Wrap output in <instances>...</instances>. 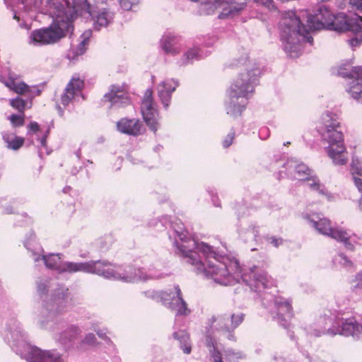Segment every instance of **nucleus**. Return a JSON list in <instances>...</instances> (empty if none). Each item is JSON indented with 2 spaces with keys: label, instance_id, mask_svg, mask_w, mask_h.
Instances as JSON below:
<instances>
[{
  "label": "nucleus",
  "instance_id": "nucleus-1",
  "mask_svg": "<svg viewBox=\"0 0 362 362\" xmlns=\"http://www.w3.org/2000/svg\"><path fill=\"white\" fill-rule=\"evenodd\" d=\"M337 114L330 111L322 115L317 127L322 140L329 144L327 153L337 164L344 165L347 161L344 135Z\"/></svg>",
  "mask_w": 362,
  "mask_h": 362
},
{
  "label": "nucleus",
  "instance_id": "nucleus-2",
  "mask_svg": "<svg viewBox=\"0 0 362 362\" xmlns=\"http://www.w3.org/2000/svg\"><path fill=\"white\" fill-rule=\"evenodd\" d=\"M281 38L285 42V50L291 57H296L300 53L299 37L306 39L310 44L313 38L309 35V30L306 28L294 11H288L284 13L280 22Z\"/></svg>",
  "mask_w": 362,
  "mask_h": 362
},
{
  "label": "nucleus",
  "instance_id": "nucleus-3",
  "mask_svg": "<svg viewBox=\"0 0 362 362\" xmlns=\"http://www.w3.org/2000/svg\"><path fill=\"white\" fill-rule=\"evenodd\" d=\"M256 80L257 75L254 73V71L241 73L234 80L228 92L230 101L233 103L230 107L228 114L233 117L241 115L245 109V105H236L235 101H238L240 98H242V101H246L247 94L254 91V83Z\"/></svg>",
  "mask_w": 362,
  "mask_h": 362
},
{
  "label": "nucleus",
  "instance_id": "nucleus-4",
  "mask_svg": "<svg viewBox=\"0 0 362 362\" xmlns=\"http://www.w3.org/2000/svg\"><path fill=\"white\" fill-rule=\"evenodd\" d=\"M186 262L193 267L197 274H202L207 277H211L214 281L221 284L227 285L229 277L228 270L226 266L217 259L208 260L207 266L200 260L199 255L194 252H189L185 255Z\"/></svg>",
  "mask_w": 362,
  "mask_h": 362
},
{
  "label": "nucleus",
  "instance_id": "nucleus-5",
  "mask_svg": "<svg viewBox=\"0 0 362 362\" xmlns=\"http://www.w3.org/2000/svg\"><path fill=\"white\" fill-rule=\"evenodd\" d=\"M70 29H73V25L69 18H58L48 27L33 30L31 38L34 42L43 45L55 44L66 37Z\"/></svg>",
  "mask_w": 362,
  "mask_h": 362
},
{
  "label": "nucleus",
  "instance_id": "nucleus-6",
  "mask_svg": "<svg viewBox=\"0 0 362 362\" xmlns=\"http://www.w3.org/2000/svg\"><path fill=\"white\" fill-rule=\"evenodd\" d=\"M316 218L318 220L313 218L311 215L305 216V218L312 223L318 233L343 243L348 250H354V247L350 241L351 236L346 230L341 227H332V221L327 218H320L318 216Z\"/></svg>",
  "mask_w": 362,
  "mask_h": 362
},
{
  "label": "nucleus",
  "instance_id": "nucleus-7",
  "mask_svg": "<svg viewBox=\"0 0 362 362\" xmlns=\"http://www.w3.org/2000/svg\"><path fill=\"white\" fill-rule=\"evenodd\" d=\"M244 320L245 314L239 313L232 314L230 320L224 316L217 317L213 315L209 320V322L211 327H213L216 323L215 325L216 329L220 336L229 340L235 341L234 331L243 323Z\"/></svg>",
  "mask_w": 362,
  "mask_h": 362
},
{
  "label": "nucleus",
  "instance_id": "nucleus-8",
  "mask_svg": "<svg viewBox=\"0 0 362 362\" xmlns=\"http://www.w3.org/2000/svg\"><path fill=\"white\" fill-rule=\"evenodd\" d=\"M141 112L146 125L151 131L156 132L158 125V112L156 103L153 98V90L150 88L144 93L141 104Z\"/></svg>",
  "mask_w": 362,
  "mask_h": 362
},
{
  "label": "nucleus",
  "instance_id": "nucleus-9",
  "mask_svg": "<svg viewBox=\"0 0 362 362\" xmlns=\"http://www.w3.org/2000/svg\"><path fill=\"white\" fill-rule=\"evenodd\" d=\"M362 22V17L355 15L350 17L344 13H339L334 16L329 30L338 32L352 31L355 33H361L362 26L359 23Z\"/></svg>",
  "mask_w": 362,
  "mask_h": 362
},
{
  "label": "nucleus",
  "instance_id": "nucleus-10",
  "mask_svg": "<svg viewBox=\"0 0 362 362\" xmlns=\"http://www.w3.org/2000/svg\"><path fill=\"white\" fill-rule=\"evenodd\" d=\"M107 264L97 261L90 263L66 262L62 266L60 272L74 273L77 272H96L98 274L108 277L109 272L105 269Z\"/></svg>",
  "mask_w": 362,
  "mask_h": 362
},
{
  "label": "nucleus",
  "instance_id": "nucleus-11",
  "mask_svg": "<svg viewBox=\"0 0 362 362\" xmlns=\"http://www.w3.org/2000/svg\"><path fill=\"white\" fill-rule=\"evenodd\" d=\"M334 15L325 6H320L317 13L308 20V30L329 29Z\"/></svg>",
  "mask_w": 362,
  "mask_h": 362
},
{
  "label": "nucleus",
  "instance_id": "nucleus-12",
  "mask_svg": "<svg viewBox=\"0 0 362 362\" xmlns=\"http://www.w3.org/2000/svg\"><path fill=\"white\" fill-rule=\"evenodd\" d=\"M117 129L124 134L137 136L143 134L146 129L139 119L123 117L117 122Z\"/></svg>",
  "mask_w": 362,
  "mask_h": 362
},
{
  "label": "nucleus",
  "instance_id": "nucleus-13",
  "mask_svg": "<svg viewBox=\"0 0 362 362\" xmlns=\"http://www.w3.org/2000/svg\"><path fill=\"white\" fill-rule=\"evenodd\" d=\"M84 88V79L78 76H73L67 83L64 93L61 95L60 102L64 107L69 105L75 96Z\"/></svg>",
  "mask_w": 362,
  "mask_h": 362
},
{
  "label": "nucleus",
  "instance_id": "nucleus-14",
  "mask_svg": "<svg viewBox=\"0 0 362 362\" xmlns=\"http://www.w3.org/2000/svg\"><path fill=\"white\" fill-rule=\"evenodd\" d=\"M104 102L110 103L111 105L118 104L120 106H125L130 103L127 93L122 86L112 85L110 91L103 96Z\"/></svg>",
  "mask_w": 362,
  "mask_h": 362
},
{
  "label": "nucleus",
  "instance_id": "nucleus-15",
  "mask_svg": "<svg viewBox=\"0 0 362 362\" xmlns=\"http://www.w3.org/2000/svg\"><path fill=\"white\" fill-rule=\"evenodd\" d=\"M86 4V11L88 13L94 21L95 27L99 30L101 27H106L113 19V13L107 8H103L98 11H91V6L87 0L84 1Z\"/></svg>",
  "mask_w": 362,
  "mask_h": 362
},
{
  "label": "nucleus",
  "instance_id": "nucleus-16",
  "mask_svg": "<svg viewBox=\"0 0 362 362\" xmlns=\"http://www.w3.org/2000/svg\"><path fill=\"white\" fill-rule=\"evenodd\" d=\"M347 76L354 78L349 93L354 100L362 103V67H353Z\"/></svg>",
  "mask_w": 362,
  "mask_h": 362
},
{
  "label": "nucleus",
  "instance_id": "nucleus-17",
  "mask_svg": "<svg viewBox=\"0 0 362 362\" xmlns=\"http://www.w3.org/2000/svg\"><path fill=\"white\" fill-rule=\"evenodd\" d=\"M0 81L9 90L20 95L29 96L32 93V88L24 81H18L13 76L7 78H1Z\"/></svg>",
  "mask_w": 362,
  "mask_h": 362
},
{
  "label": "nucleus",
  "instance_id": "nucleus-18",
  "mask_svg": "<svg viewBox=\"0 0 362 362\" xmlns=\"http://www.w3.org/2000/svg\"><path fill=\"white\" fill-rule=\"evenodd\" d=\"M177 289L181 290L180 286L176 285L172 288L158 291L153 295V298L156 300L161 302L165 306L170 308L173 305V303L179 297L177 294Z\"/></svg>",
  "mask_w": 362,
  "mask_h": 362
},
{
  "label": "nucleus",
  "instance_id": "nucleus-19",
  "mask_svg": "<svg viewBox=\"0 0 362 362\" xmlns=\"http://www.w3.org/2000/svg\"><path fill=\"white\" fill-rule=\"evenodd\" d=\"M341 334L358 339L362 338V324H359L354 318L346 319L342 323Z\"/></svg>",
  "mask_w": 362,
  "mask_h": 362
},
{
  "label": "nucleus",
  "instance_id": "nucleus-20",
  "mask_svg": "<svg viewBox=\"0 0 362 362\" xmlns=\"http://www.w3.org/2000/svg\"><path fill=\"white\" fill-rule=\"evenodd\" d=\"M176 86L173 81L168 80L158 85V96L166 108L169 106L171 100V94L175 90Z\"/></svg>",
  "mask_w": 362,
  "mask_h": 362
},
{
  "label": "nucleus",
  "instance_id": "nucleus-21",
  "mask_svg": "<svg viewBox=\"0 0 362 362\" xmlns=\"http://www.w3.org/2000/svg\"><path fill=\"white\" fill-rule=\"evenodd\" d=\"M179 38L173 35H166L162 38V47L165 52L173 55L180 52V47L178 45Z\"/></svg>",
  "mask_w": 362,
  "mask_h": 362
},
{
  "label": "nucleus",
  "instance_id": "nucleus-22",
  "mask_svg": "<svg viewBox=\"0 0 362 362\" xmlns=\"http://www.w3.org/2000/svg\"><path fill=\"white\" fill-rule=\"evenodd\" d=\"M177 294L179 297L173 303L170 309L175 311L177 315H188L191 311L187 306V303L183 298L182 291L177 289Z\"/></svg>",
  "mask_w": 362,
  "mask_h": 362
},
{
  "label": "nucleus",
  "instance_id": "nucleus-23",
  "mask_svg": "<svg viewBox=\"0 0 362 362\" xmlns=\"http://www.w3.org/2000/svg\"><path fill=\"white\" fill-rule=\"evenodd\" d=\"M3 140L6 144L7 148L14 151L21 148L25 142L23 137L18 136L12 133H4L2 136Z\"/></svg>",
  "mask_w": 362,
  "mask_h": 362
},
{
  "label": "nucleus",
  "instance_id": "nucleus-24",
  "mask_svg": "<svg viewBox=\"0 0 362 362\" xmlns=\"http://www.w3.org/2000/svg\"><path fill=\"white\" fill-rule=\"evenodd\" d=\"M32 355L35 362H62L59 356H54L49 352L43 351L39 349H34Z\"/></svg>",
  "mask_w": 362,
  "mask_h": 362
},
{
  "label": "nucleus",
  "instance_id": "nucleus-25",
  "mask_svg": "<svg viewBox=\"0 0 362 362\" xmlns=\"http://www.w3.org/2000/svg\"><path fill=\"white\" fill-rule=\"evenodd\" d=\"M174 339L178 340L180 344V348L186 354H189L192 351V346L190 342V337L185 331L180 330L173 333Z\"/></svg>",
  "mask_w": 362,
  "mask_h": 362
},
{
  "label": "nucleus",
  "instance_id": "nucleus-26",
  "mask_svg": "<svg viewBox=\"0 0 362 362\" xmlns=\"http://www.w3.org/2000/svg\"><path fill=\"white\" fill-rule=\"evenodd\" d=\"M300 179L308 182V186L311 191L315 192L321 196H327V191L325 185L321 184L320 180L317 177H305Z\"/></svg>",
  "mask_w": 362,
  "mask_h": 362
},
{
  "label": "nucleus",
  "instance_id": "nucleus-27",
  "mask_svg": "<svg viewBox=\"0 0 362 362\" xmlns=\"http://www.w3.org/2000/svg\"><path fill=\"white\" fill-rule=\"evenodd\" d=\"M246 6V2L241 3H232L228 6V8H224L223 11L219 14V18H224L229 16H234L238 13L240 11L243 10Z\"/></svg>",
  "mask_w": 362,
  "mask_h": 362
},
{
  "label": "nucleus",
  "instance_id": "nucleus-28",
  "mask_svg": "<svg viewBox=\"0 0 362 362\" xmlns=\"http://www.w3.org/2000/svg\"><path fill=\"white\" fill-rule=\"evenodd\" d=\"M88 45V39H83L79 45L76 47H71L68 53V57L69 59L75 60L78 56L83 55Z\"/></svg>",
  "mask_w": 362,
  "mask_h": 362
},
{
  "label": "nucleus",
  "instance_id": "nucleus-29",
  "mask_svg": "<svg viewBox=\"0 0 362 362\" xmlns=\"http://www.w3.org/2000/svg\"><path fill=\"white\" fill-rule=\"evenodd\" d=\"M60 257L56 255H49L43 256L42 259L45 262V266L51 269L58 270L60 272L62 266H60Z\"/></svg>",
  "mask_w": 362,
  "mask_h": 362
},
{
  "label": "nucleus",
  "instance_id": "nucleus-30",
  "mask_svg": "<svg viewBox=\"0 0 362 362\" xmlns=\"http://www.w3.org/2000/svg\"><path fill=\"white\" fill-rule=\"evenodd\" d=\"M278 315L283 320L286 319L283 317L286 315L287 317L291 318L293 317V308L291 304L288 301L279 303L278 304Z\"/></svg>",
  "mask_w": 362,
  "mask_h": 362
},
{
  "label": "nucleus",
  "instance_id": "nucleus-31",
  "mask_svg": "<svg viewBox=\"0 0 362 362\" xmlns=\"http://www.w3.org/2000/svg\"><path fill=\"white\" fill-rule=\"evenodd\" d=\"M9 104L13 109L16 110L19 113L25 114L27 102L23 98L18 96L15 98L11 99L9 100Z\"/></svg>",
  "mask_w": 362,
  "mask_h": 362
},
{
  "label": "nucleus",
  "instance_id": "nucleus-32",
  "mask_svg": "<svg viewBox=\"0 0 362 362\" xmlns=\"http://www.w3.org/2000/svg\"><path fill=\"white\" fill-rule=\"evenodd\" d=\"M197 250L203 253L206 259L212 258L216 262V253L213 250L212 247L206 243H202L197 245Z\"/></svg>",
  "mask_w": 362,
  "mask_h": 362
},
{
  "label": "nucleus",
  "instance_id": "nucleus-33",
  "mask_svg": "<svg viewBox=\"0 0 362 362\" xmlns=\"http://www.w3.org/2000/svg\"><path fill=\"white\" fill-rule=\"evenodd\" d=\"M9 120L13 127H22L25 123V114L19 113V115L12 114L9 117Z\"/></svg>",
  "mask_w": 362,
  "mask_h": 362
},
{
  "label": "nucleus",
  "instance_id": "nucleus-34",
  "mask_svg": "<svg viewBox=\"0 0 362 362\" xmlns=\"http://www.w3.org/2000/svg\"><path fill=\"white\" fill-rule=\"evenodd\" d=\"M198 54V51L197 49H190L187 52H185L182 57L183 63L187 64L196 59Z\"/></svg>",
  "mask_w": 362,
  "mask_h": 362
},
{
  "label": "nucleus",
  "instance_id": "nucleus-35",
  "mask_svg": "<svg viewBox=\"0 0 362 362\" xmlns=\"http://www.w3.org/2000/svg\"><path fill=\"white\" fill-rule=\"evenodd\" d=\"M296 170L299 177H310V170L304 164L298 165Z\"/></svg>",
  "mask_w": 362,
  "mask_h": 362
},
{
  "label": "nucleus",
  "instance_id": "nucleus-36",
  "mask_svg": "<svg viewBox=\"0 0 362 362\" xmlns=\"http://www.w3.org/2000/svg\"><path fill=\"white\" fill-rule=\"evenodd\" d=\"M121 7L126 11L132 8L133 5L138 3L139 0H119Z\"/></svg>",
  "mask_w": 362,
  "mask_h": 362
},
{
  "label": "nucleus",
  "instance_id": "nucleus-37",
  "mask_svg": "<svg viewBox=\"0 0 362 362\" xmlns=\"http://www.w3.org/2000/svg\"><path fill=\"white\" fill-rule=\"evenodd\" d=\"M235 133L234 130H231L230 132L226 136L223 141V146L224 148H228L233 142L235 139Z\"/></svg>",
  "mask_w": 362,
  "mask_h": 362
},
{
  "label": "nucleus",
  "instance_id": "nucleus-38",
  "mask_svg": "<svg viewBox=\"0 0 362 362\" xmlns=\"http://www.w3.org/2000/svg\"><path fill=\"white\" fill-rule=\"evenodd\" d=\"M207 346H209V347L213 346L214 347V352L212 354V357H213L214 361V362H223L221 354L218 350H217L214 347V343L212 341L207 342Z\"/></svg>",
  "mask_w": 362,
  "mask_h": 362
},
{
  "label": "nucleus",
  "instance_id": "nucleus-39",
  "mask_svg": "<svg viewBox=\"0 0 362 362\" xmlns=\"http://www.w3.org/2000/svg\"><path fill=\"white\" fill-rule=\"evenodd\" d=\"M254 1L257 4L262 5L268 8L269 9L275 8L273 0H254Z\"/></svg>",
  "mask_w": 362,
  "mask_h": 362
},
{
  "label": "nucleus",
  "instance_id": "nucleus-40",
  "mask_svg": "<svg viewBox=\"0 0 362 362\" xmlns=\"http://www.w3.org/2000/svg\"><path fill=\"white\" fill-rule=\"evenodd\" d=\"M361 42H362V36L361 35L360 36V37H356L351 38L349 40V43L352 47L358 46Z\"/></svg>",
  "mask_w": 362,
  "mask_h": 362
},
{
  "label": "nucleus",
  "instance_id": "nucleus-41",
  "mask_svg": "<svg viewBox=\"0 0 362 362\" xmlns=\"http://www.w3.org/2000/svg\"><path fill=\"white\" fill-rule=\"evenodd\" d=\"M349 3L356 9L362 11V0H349Z\"/></svg>",
  "mask_w": 362,
  "mask_h": 362
},
{
  "label": "nucleus",
  "instance_id": "nucleus-42",
  "mask_svg": "<svg viewBox=\"0 0 362 362\" xmlns=\"http://www.w3.org/2000/svg\"><path fill=\"white\" fill-rule=\"evenodd\" d=\"M96 338L92 333L87 334L84 339V342L88 344H94Z\"/></svg>",
  "mask_w": 362,
  "mask_h": 362
},
{
  "label": "nucleus",
  "instance_id": "nucleus-43",
  "mask_svg": "<svg viewBox=\"0 0 362 362\" xmlns=\"http://www.w3.org/2000/svg\"><path fill=\"white\" fill-rule=\"evenodd\" d=\"M68 333H70V337H75L80 334V329L76 327H71L69 328Z\"/></svg>",
  "mask_w": 362,
  "mask_h": 362
},
{
  "label": "nucleus",
  "instance_id": "nucleus-44",
  "mask_svg": "<svg viewBox=\"0 0 362 362\" xmlns=\"http://www.w3.org/2000/svg\"><path fill=\"white\" fill-rule=\"evenodd\" d=\"M28 128L33 132H37L40 130V126L36 122H31L29 124Z\"/></svg>",
  "mask_w": 362,
  "mask_h": 362
},
{
  "label": "nucleus",
  "instance_id": "nucleus-45",
  "mask_svg": "<svg viewBox=\"0 0 362 362\" xmlns=\"http://www.w3.org/2000/svg\"><path fill=\"white\" fill-rule=\"evenodd\" d=\"M354 182L358 189L362 193V179L354 177Z\"/></svg>",
  "mask_w": 362,
  "mask_h": 362
},
{
  "label": "nucleus",
  "instance_id": "nucleus-46",
  "mask_svg": "<svg viewBox=\"0 0 362 362\" xmlns=\"http://www.w3.org/2000/svg\"><path fill=\"white\" fill-rule=\"evenodd\" d=\"M356 281H357L356 287H360L362 286V271L356 274Z\"/></svg>",
  "mask_w": 362,
  "mask_h": 362
},
{
  "label": "nucleus",
  "instance_id": "nucleus-47",
  "mask_svg": "<svg viewBox=\"0 0 362 362\" xmlns=\"http://www.w3.org/2000/svg\"><path fill=\"white\" fill-rule=\"evenodd\" d=\"M271 243L276 247H279L280 244L282 243L281 239H278L276 238H271Z\"/></svg>",
  "mask_w": 362,
  "mask_h": 362
},
{
  "label": "nucleus",
  "instance_id": "nucleus-48",
  "mask_svg": "<svg viewBox=\"0 0 362 362\" xmlns=\"http://www.w3.org/2000/svg\"><path fill=\"white\" fill-rule=\"evenodd\" d=\"M204 7L209 8V9H211V12H208V14L212 13L214 11V9L216 8V4H211V3H206L204 5Z\"/></svg>",
  "mask_w": 362,
  "mask_h": 362
},
{
  "label": "nucleus",
  "instance_id": "nucleus-49",
  "mask_svg": "<svg viewBox=\"0 0 362 362\" xmlns=\"http://www.w3.org/2000/svg\"><path fill=\"white\" fill-rule=\"evenodd\" d=\"M48 134H49V132L47 131V134H45L44 136H42L40 139V144H41L42 146H43V147L47 146V137Z\"/></svg>",
  "mask_w": 362,
  "mask_h": 362
},
{
  "label": "nucleus",
  "instance_id": "nucleus-50",
  "mask_svg": "<svg viewBox=\"0 0 362 362\" xmlns=\"http://www.w3.org/2000/svg\"><path fill=\"white\" fill-rule=\"evenodd\" d=\"M345 261V264L348 267H353V263L351 261L348 260L346 257L344 258Z\"/></svg>",
  "mask_w": 362,
  "mask_h": 362
},
{
  "label": "nucleus",
  "instance_id": "nucleus-51",
  "mask_svg": "<svg viewBox=\"0 0 362 362\" xmlns=\"http://www.w3.org/2000/svg\"><path fill=\"white\" fill-rule=\"evenodd\" d=\"M36 93L35 94L33 93V98L35 96V95H40L41 94V90H39L38 88L36 89Z\"/></svg>",
  "mask_w": 362,
  "mask_h": 362
},
{
  "label": "nucleus",
  "instance_id": "nucleus-52",
  "mask_svg": "<svg viewBox=\"0 0 362 362\" xmlns=\"http://www.w3.org/2000/svg\"><path fill=\"white\" fill-rule=\"evenodd\" d=\"M57 109L60 112L61 115H63V110H62V109L61 108V107L59 105H57Z\"/></svg>",
  "mask_w": 362,
  "mask_h": 362
},
{
  "label": "nucleus",
  "instance_id": "nucleus-53",
  "mask_svg": "<svg viewBox=\"0 0 362 362\" xmlns=\"http://www.w3.org/2000/svg\"><path fill=\"white\" fill-rule=\"evenodd\" d=\"M243 59H243V60H244V63H245V62L247 60V57H244Z\"/></svg>",
  "mask_w": 362,
  "mask_h": 362
},
{
  "label": "nucleus",
  "instance_id": "nucleus-54",
  "mask_svg": "<svg viewBox=\"0 0 362 362\" xmlns=\"http://www.w3.org/2000/svg\"><path fill=\"white\" fill-rule=\"evenodd\" d=\"M97 334H98V335L99 337H103V336H102V334H101V332H97Z\"/></svg>",
  "mask_w": 362,
  "mask_h": 362
},
{
  "label": "nucleus",
  "instance_id": "nucleus-55",
  "mask_svg": "<svg viewBox=\"0 0 362 362\" xmlns=\"http://www.w3.org/2000/svg\"><path fill=\"white\" fill-rule=\"evenodd\" d=\"M8 214H13V213H14V211H12V210H11V211H8Z\"/></svg>",
  "mask_w": 362,
  "mask_h": 362
},
{
  "label": "nucleus",
  "instance_id": "nucleus-56",
  "mask_svg": "<svg viewBox=\"0 0 362 362\" xmlns=\"http://www.w3.org/2000/svg\"><path fill=\"white\" fill-rule=\"evenodd\" d=\"M332 334L334 335V334H336V332H334L332 331Z\"/></svg>",
  "mask_w": 362,
  "mask_h": 362
}]
</instances>
